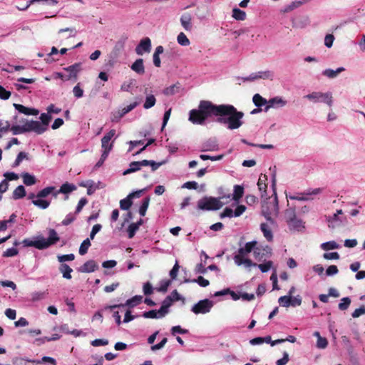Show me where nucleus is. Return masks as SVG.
Returning <instances> with one entry per match:
<instances>
[{
	"mask_svg": "<svg viewBox=\"0 0 365 365\" xmlns=\"http://www.w3.org/2000/svg\"><path fill=\"white\" fill-rule=\"evenodd\" d=\"M191 20V15L188 13L183 14L180 17L181 25L186 31H190L192 29Z\"/></svg>",
	"mask_w": 365,
	"mask_h": 365,
	"instance_id": "a878e982",
	"label": "nucleus"
},
{
	"mask_svg": "<svg viewBox=\"0 0 365 365\" xmlns=\"http://www.w3.org/2000/svg\"><path fill=\"white\" fill-rule=\"evenodd\" d=\"M287 225L290 230L299 231L304 227V222L297 217L288 221Z\"/></svg>",
	"mask_w": 365,
	"mask_h": 365,
	"instance_id": "393cba45",
	"label": "nucleus"
},
{
	"mask_svg": "<svg viewBox=\"0 0 365 365\" xmlns=\"http://www.w3.org/2000/svg\"><path fill=\"white\" fill-rule=\"evenodd\" d=\"M287 101L281 96H276L268 100V105L265 106L264 111L270 108H280L286 106Z\"/></svg>",
	"mask_w": 365,
	"mask_h": 365,
	"instance_id": "2eb2a0df",
	"label": "nucleus"
},
{
	"mask_svg": "<svg viewBox=\"0 0 365 365\" xmlns=\"http://www.w3.org/2000/svg\"><path fill=\"white\" fill-rule=\"evenodd\" d=\"M262 214L267 221H270L271 224L274 223V218L279 214L278 200L275 191H274V197H269L262 204Z\"/></svg>",
	"mask_w": 365,
	"mask_h": 365,
	"instance_id": "39448f33",
	"label": "nucleus"
},
{
	"mask_svg": "<svg viewBox=\"0 0 365 365\" xmlns=\"http://www.w3.org/2000/svg\"><path fill=\"white\" fill-rule=\"evenodd\" d=\"M363 314H365V307L364 306H361V307L356 309L351 314V316L353 318H357Z\"/></svg>",
	"mask_w": 365,
	"mask_h": 365,
	"instance_id": "774afa93",
	"label": "nucleus"
},
{
	"mask_svg": "<svg viewBox=\"0 0 365 365\" xmlns=\"http://www.w3.org/2000/svg\"><path fill=\"white\" fill-rule=\"evenodd\" d=\"M267 180V176L266 175L261 174L258 182H257V186L259 190L262 192V197H264V195L266 194L267 191V184L266 182Z\"/></svg>",
	"mask_w": 365,
	"mask_h": 365,
	"instance_id": "c756f323",
	"label": "nucleus"
},
{
	"mask_svg": "<svg viewBox=\"0 0 365 365\" xmlns=\"http://www.w3.org/2000/svg\"><path fill=\"white\" fill-rule=\"evenodd\" d=\"M91 240L87 238L83 241L80 247H79V254L81 255H84L87 253L88 248L91 246Z\"/></svg>",
	"mask_w": 365,
	"mask_h": 365,
	"instance_id": "c03bdc74",
	"label": "nucleus"
},
{
	"mask_svg": "<svg viewBox=\"0 0 365 365\" xmlns=\"http://www.w3.org/2000/svg\"><path fill=\"white\" fill-rule=\"evenodd\" d=\"M252 101L255 106L258 108L268 105V101L258 93L254 95Z\"/></svg>",
	"mask_w": 365,
	"mask_h": 365,
	"instance_id": "72a5a7b5",
	"label": "nucleus"
},
{
	"mask_svg": "<svg viewBox=\"0 0 365 365\" xmlns=\"http://www.w3.org/2000/svg\"><path fill=\"white\" fill-rule=\"evenodd\" d=\"M11 96V92L6 91L3 86H0V98L7 100Z\"/></svg>",
	"mask_w": 365,
	"mask_h": 365,
	"instance_id": "338daca9",
	"label": "nucleus"
},
{
	"mask_svg": "<svg viewBox=\"0 0 365 365\" xmlns=\"http://www.w3.org/2000/svg\"><path fill=\"white\" fill-rule=\"evenodd\" d=\"M339 272V269L336 265H330L326 270L327 276H334Z\"/></svg>",
	"mask_w": 365,
	"mask_h": 365,
	"instance_id": "69168bd1",
	"label": "nucleus"
},
{
	"mask_svg": "<svg viewBox=\"0 0 365 365\" xmlns=\"http://www.w3.org/2000/svg\"><path fill=\"white\" fill-rule=\"evenodd\" d=\"M139 229V224L132 223L128 227V235L130 239L133 238L136 232V231Z\"/></svg>",
	"mask_w": 365,
	"mask_h": 365,
	"instance_id": "6e6d98bb",
	"label": "nucleus"
},
{
	"mask_svg": "<svg viewBox=\"0 0 365 365\" xmlns=\"http://www.w3.org/2000/svg\"><path fill=\"white\" fill-rule=\"evenodd\" d=\"M320 248L324 251H329L332 250H337L340 248V245L336 241L331 240L323 242L320 245Z\"/></svg>",
	"mask_w": 365,
	"mask_h": 365,
	"instance_id": "7c9ffc66",
	"label": "nucleus"
},
{
	"mask_svg": "<svg viewBox=\"0 0 365 365\" xmlns=\"http://www.w3.org/2000/svg\"><path fill=\"white\" fill-rule=\"evenodd\" d=\"M323 258L327 260L339 259L340 258L339 254L336 252H326L323 255Z\"/></svg>",
	"mask_w": 365,
	"mask_h": 365,
	"instance_id": "bf43d9fd",
	"label": "nucleus"
},
{
	"mask_svg": "<svg viewBox=\"0 0 365 365\" xmlns=\"http://www.w3.org/2000/svg\"><path fill=\"white\" fill-rule=\"evenodd\" d=\"M216 107L217 105L210 101H201L197 110H190L188 120L193 124L203 125L207 118L215 116V112H212V110Z\"/></svg>",
	"mask_w": 365,
	"mask_h": 365,
	"instance_id": "f03ea898",
	"label": "nucleus"
},
{
	"mask_svg": "<svg viewBox=\"0 0 365 365\" xmlns=\"http://www.w3.org/2000/svg\"><path fill=\"white\" fill-rule=\"evenodd\" d=\"M48 129L44 127L40 121L26 120L24 121V132H34L37 135H41Z\"/></svg>",
	"mask_w": 365,
	"mask_h": 365,
	"instance_id": "9d476101",
	"label": "nucleus"
},
{
	"mask_svg": "<svg viewBox=\"0 0 365 365\" xmlns=\"http://www.w3.org/2000/svg\"><path fill=\"white\" fill-rule=\"evenodd\" d=\"M279 304L284 307H289L292 304V297L291 296H282L280 297L278 299Z\"/></svg>",
	"mask_w": 365,
	"mask_h": 365,
	"instance_id": "3c124183",
	"label": "nucleus"
},
{
	"mask_svg": "<svg viewBox=\"0 0 365 365\" xmlns=\"http://www.w3.org/2000/svg\"><path fill=\"white\" fill-rule=\"evenodd\" d=\"M258 79H270L273 78V73L270 71H260L257 72Z\"/></svg>",
	"mask_w": 365,
	"mask_h": 365,
	"instance_id": "09e8293b",
	"label": "nucleus"
},
{
	"mask_svg": "<svg viewBox=\"0 0 365 365\" xmlns=\"http://www.w3.org/2000/svg\"><path fill=\"white\" fill-rule=\"evenodd\" d=\"M155 102L156 99L153 95H148L145 98V101L143 104V108L145 109H149L155 106Z\"/></svg>",
	"mask_w": 365,
	"mask_h": 365,
	"instance_id": "58836bf2",
	"label": "nucleus"
},
{
	"mask_svg": "<svg viewBox=\"0 0 365 365\" xmlns=\"http://www.w3.org/2000/svg\"><path fill=\"white\" fill-rule=\"evenodd\" d=\"M63 70L68 73V74H66V78H65V81L70 80L76 81L78 73L81 70V63H74L70 66L63 68Z\"/></svg>",
	"mask_w": 365,
	"mask_h": 365,
	"instance_id": "ddd939ff",
	"label": "nucleus"
},
{
	"mask_svg": "<svg viewBox=\"0 0 365 365\" xmlns=\"http://www.w3.org/2000/svg\"><path fill=\"white\" fill-rule=\"evenodd\" d=\"M58 261L61 264H65L64 262L66 261H73L75 259V255L73 254H68V255H57Z\"/></svg>",
	"mask_w": 365,
	"mask_h": 365,
	"instance_id": "603ef678",
	"label": "nucleus"
},
{
	"mask_svg": "<svg viewBox=\"0 0 365 365\" xmlns=\"http://www.w3.org/2000/svg\"><path fill=\"white\" fill-rule=\"evenodd\" d=\"M138 104L139 102L135 101L119 110V111L121 113V115H125V114L133 110L136 106H138Z\"/></svg>",
	"mask_w": 365,
	"mask_h": 365,
	"instance_id": "864d4df0",
	"label": "nucleus"
},
{
	"mask_svg": "<svg viewBox=\"0 0 365 365\" xmlns=\"http://www.w3.org/2000/svg\"><path fill=\"white\" fill-rule=\"evenodd\" d=\"M115 135V130L112 129L106 133L101 139V147L103 150L110 151L113 148V142L110 143L111 138Z\"/></svg>",
	"mask_w": 365,
	"mask_h": 365,
	"instance_id": "a211bd4d",
	"label": "nucleus"
},
{
	"mask_svg": "<svg viewBox=\"0 0 365 365\" xmlns=\"http://www.w3.org/2000/svg\"><path fill=\"white\" fill-rule=\"evenodd\" d=\"M185 282H196L197 283L200 287H206L210 284V282L207 279H205L202 276H200L196 279L189 280L186 279L185 281Z\"/></svg>",
	"mask_w": 365,
	"mask_h": 365,
	"instance_id": "49530a36",
	"label": "nucleus"
},
{
	"mask_svg": "<svg viewBox=\"0 0 365 365\" xmlns=\"http://www.w3.org/2000/svg\"><path fill=\"white\" fill-rule=\"evenodd\" d=\"M131 69L138 74H143L145 73V67L143 65V60L142 58L137 59L131 66Z\"/></svg>",
	"mask_w": 365,
	"mask_h": 365,
	"instance_id": "c85d7f7f",
	"label": "nucleus"
},
{
	"mask_svg": "<svg viewBox=\"0 0 365 365\" xmlns=\"http://www.w3.org/2000/svg\"><path fill=\"white\" fill-rule=\"evenodd\" d=\"M235 217L234 215V211L232 210V209L230 208V207H226L223 212L220 214V217L221 218H224V217Z\"/></svg>",
	"mask_w": 365,
	"mask_h": 365,
	"instance_id": "e2e57ef3",
	"label": "nucleus"
},
{
	"mask_svg": "<svg viewBox=\"0 0 365 365\" xmlns=\"http://www.w3.org/2000/svg\"><path fill=\"white\" fill-rule=\"evenodd\" d=\"M140 191L135 192L129 194L125 198L120 201V207L121 210H128L132 205V199L134 197H139Z\"/></svg>",
	"mask_w": 365,
	"mask_h": 365,
	"instance_id": "412c9836",
	"label": "nucleus"
},
{
	"mask_svg": "<svg viewBox=\"0 0 365 365\" xmlns=\"http://www.w3.org/2000/svg\"><path fill=\"white\" fill-rule=\"evenodd\" d=\"M224 204L220 198L205 197L198 200L197 207L203 210H216L220 209Z\"/></svg>",
	"mask_w": 365,
	"mask_h": 365,
	"instance_id": "6e6552de",
	"label": "nucleus"
},
{
	"mask_svg": "<svg viewBox=\"0 0 365 365\" xmlns=\"http://www.w3.org/2000/svg\"><path fill=\"white\" fill-rule=\"evenodd\" d=\"M304 98L312 103H323L329 107H331L334 103L333 95L330 91L324 93L321 91H313L305 95Z\"/></svg>",
	"mask_w": 365,
	"mask_h": 365,
	"instance_id": "423d86ee",
	"label": "nucleus"
},
{
	"mask_svg": "<svg viewBox=\"0 0 365 365\" xmlns=\"http://www.w3.org/2000/svg\"><path fill=\"white\" fill-rule=\"evenodd\" d=\"M149 203H150V198L148 197H146L143 200L141 205L140 206V208H139V214L140 215V216L145 215L146 211L149 206Z\"/></svg>",
	"mask_w": 365,
	"mask_h": 365,
	"instance_id": "79ce46f5",
	"label": "nucleus"
},
{
	"mask_svg": "<svg viewBox=\"0 0 365 365\" xmlns=\"http://www.w3.org/2000/svg\"><path fill=\"white\" fill-rule=\"evenodd\" d=\"M179 268H180V266L178 264V262H176L175 265L173 266V269L170 271V274H169L170 278L173 280L176 279V277L178 276V271H179Z\"/></svg>",
	"mask_w": 365,
	"mask_h": 365,
	"instance_id": "680f3d73",
	"label": "nucleus"
},
{
	"mask_svg": "<svg viewBox=\"0 0 365 365\" xmlns=\"http://www.w3.org/2000/svg\"><path fill=\"white\" fill-rule=\"evenodd\" d=\"M304 1H305V0H297V1H292L290 4L287 5L284 8V11L289 12V11L299 7L301 5H302L304 4Z\"/></svg>",
	"mask_w": 365,
	"mask_h": 365,
	"instance_id": "37998d69",
	"label": "nucleus"
},
{
	"mask_svg": "<svg viewBox=\"0 0 365 365\" xmlns=\"http://www.w3.org/2000/svg\"><path fill=\"white\" fill-rule=\"evenodd\" d=\"M219 150V145L215 138H210L202 145V152L217 151Z\"/></svg>",
	"mask_w": 365,
	"mask_h": 365,
	"instance_id": "aec40b11",
	"label": "nucleus"
},
{
	"mask_svg": "<svg viewBox=\"0 0 365 365\" xmlns=\"http://www.w3.org/2000/svg\"><path fill=\"white\" fill-rule=\"evenodd\" d=\"M143 317L144 318H149V319H160L164 317L165 316L163 314V313L160 311V309L158 310H150L148 312H145L143 314Z\"/></svg>",
	"mask_w": 365,
	"mask_h": 365,
	"instance_id": "473e14b6",
	"label": "nucleus"
},
{
	"mask_svg": "<svg viewBox=\"0 0 365 365\" xmlns=\"http://www.w3.org/2000/svg\"><path fill=\"white\" fill-rule=\"evenodd\" d=\"M287 208L284 212V218L286 222H287L290 220L297 217L296 215V210L295 206H291L289 203L287 205Z\"/></svg>",
	"mask_w": 365,
	"mask_h": 365,
	"instance_id": "f704fd0d",
	"label": "nucleus"
},
{
	"mask_svg": "<svg viewBox=\"0 0 365 365\" xmlns=\"http://www.w3.org/2000/svg\"><path fill=\"white\" fill-rule=\"evenodd\" d=\"M28 198L32 200V203L41 209H46L50 205V201L40 197L37 195L30 194Z\"/></svg>",
	"mask_w": 365,
	"mask_h": 365,
	"instance_id": "6ab92c4d",
	"label": "nucleus"
},
{
	"mask_svg": "<svg viewBox=\"0 0 365 365\" xmlns=\"http://www.w3.org/2000/svg\"><path fill=\"white\" fill-rule=\"evenodd\" d=\"M63 32H67L68 34V38L69 37H73L76 35V30L75 28H65V29H61L58 31V34H61Z\"/></svg>",
	"mask_w": 365,
	"mask_h": 365,
	"instance_id": "052dcab7",
	"label": "nucleus"
},
{
	"mask_svg": "<svg viewBox=\"0 0 365 365\" xmlns=\"http://www.w3.org/2000/svg\"><path fill=\"white\" fill-rule=\"evenodd\" d=\"M52 118V115L47 113H41L40 115L41 123L44 125V127L48 129V125Z\"/></svg>",
	"mask_w": 365,
	"mask_h": 365,
	"instance_id": "a18cd8bd",
	"label": "nucleus"
},
{
	"mask_svg": "<svg viewBox=\"0 0 365 365\" xmlns=\"http://www.w3.org/2000/svg\"><path fill=\"white\" fill-rule=\"evenodd\" d=\"M326 220L329 227L334 228L341 225L346 220V217L343 215L342 210H337L332 215L327 216Z\"/></svg>",
	"mask_w": 365,
	"mask_h": 365,
	"instance_id": "f8f14e48",
	"label": "nucleus"
},
{
	"mask_svg": "<svg viewBox=\"0 0 365 365\" xmlns=\"http://www.w3.org/2000/svg\"><path fill=\"white\" fill-rule=\"evenodd\" d=\"M215 116H218L217 122L225 125L227 129L235 130L240 128L242 124L244 113L238 111L232 105L221 104L214 108Z\"/></svg>",
	"mask_w": 365,
	"mask_h": 365,
	"instance_id": "f257e3e1",
	"label": "nucleus"
},
{
	"mask_svg": "<svg viewBox=\"0 0 365 365\" xmlns=\"http://www.w3.org/2000/svg\"><path fill=\"white\" fill-rule=\"evenodd\" d=\"M164 162L156 163L154 160H143L141 161H133L129 165V168L123 171V175H126L130 173L138 171L142 167L150 166L152 171H155L160 166L163 165Z\"/></svg>",
	"mask_w": 365,
	"mask_h": 365,
	"instance_id": "0eeeda50",
	"label": "nucleus"
},
{
	"mask_svg": "<svg viewBox=\"0 0 365 365\" xmlns=\"http://www.w3.org/2000/svg\"><path fill=\"white\" fill-rule=\"evenodd\" d=\"M244 193V188L242 186L236 185L234 186V193L232 195V199L238 202L239 200L242 197Z\"/></svg>",
	"mask_w": 365,
	"mask_h": 365,
	"instance_id": "e433bc0d",
	"label": "nucleus"
},
{
	"mask_svg": "<svg viewBox=\"0 0 365 365\" xmlns=\"http://www.w3.org/2000/svg\"><path fill=\"white\" fill-rule=\"evenodd\" d=\"M178 91L179 86L175 84L165 88L163 91V93L166 96H172L177 93Z\"/></svg>",
	"mask_w": 365,
	"mask_h": 365,
	"instance_id": "5fc2aeb1",
	"label": "nucleus"
},
{
	"mask_svg": "<svg viewBox=\"0 0 365 365\" xmlns=\"http://www.w3.org/2000/svg\"><path fill=\"white\" fill-rule=\"evenodd\" d=\"M296 338L294 336L289 335L284 339H272L270 336L264 337H256L250 341V342H295Z\"/></svg>",
	"mask_w": 365,
	"mask_h": 365,
	"instance_id": "4468645a",
	"label": "nucleus"
},
{
	"mask_svg": "<svg viewBox=\"0 0 365 365\" xmlns=\"http://www.w3.org/2000/svg\"><path fill=\"white\" fill-rule=\"evenodd\" d=\"M36 182V177L28 173H24V185L31 186Z\"/></svg>",
	"mask_w": 365,
	"mask_h": 365,
	"instance_id": "de8ad7c7",
	"label": "nucleus"
},
{
	"mask_svg": "<svg viewBox=\"0 0 365 365\" xmlns=\"http://www.w3.org/2000/svg\"><path fill=\"white\" fill-rule=\"evenodd\" d=\"M178 43L182 46H187L190 44V41L183 32H180L177 37Z\"/></svg>",
	"mask_w": 365,
	"mask_h": 365,
	"instance_id": "ea45409f",
	"label": "nucleus"
},
{
	"mask_svg": "<svg viewBox=\"0 0 365 365\" xmlns=\"http://www.w3.org/2000/svg\"><path fill=\"white\" fill-rule=\"evenodd\" d=\"M75 219L76 217L74 214L69 213L66 216L65 219L62 221V225L65 226L68 225L71 222H73L75 220Z\"/></svg>",
	"mask_w": 365,
	"mask_h": 365,
	"instance_id": "0e129e2a",
	"label": "nucleus"
},
{
	"mask_svg": "<svg viewBox=\"0 0 365 365\" xmlns=\"http://www.w3.org/2000/svg\"><path fill=\"white\" fill-rule=\"evenodd\" d=\"M344 71L345 68L344 67H339L336 70L327 68L323 71L322 74L329 78H335L340 73Z\"/></svg>",
	"mask_w": 365,
	"mask_h": 365,
	"instance_id": "bb28decb",
	"label": "nucleus"
},
{
	"mask_svg": "<svg viewBox=\"0 0 365 365\" xmlns=\"http://www.w3.org/2000/svg\"><path fill=\"white\" fill-rule=\"evenodd\" d=\"M76 189V187L73 184H69L68 182L63 184L61 186V188L56 191L54 193V197H56L59 193L67 194L69 193Z\"/></svg>",
	"mask_w": 365,
	"mask_h": 365,
	"instance_id": "cd10ccee",
	"label": "nucleus"
},
{
	"mask_svg": "<svg viewBox=\"0 0 365 365\" xmlns=\"http://www.w3.org/2000/svg\"><path fill=\"white\" fill-rule=\"evenodd\" d=\"M55 187L52 186L46 187L44 189L39 191L37 194V195L40 197L45 198L48 195L53 194L54 195L55 193Z\"/></svg>",
	"mask_w": 365,
	"mask_h": 365,
	"instance_id": "4c0bfd02",
	"label": "nucleus"
},
{
	"mask_svg": "<svg viewBox=\"0 0 365 365\" xmlns=\"http://www.w3.org/2000/svg\"><path fill=\"white\" fill-rule=\"evenodd\" d=\"M213 307V302L207 299L200 300L195 304H194L191 309V311L195 314H207L210 312Z\"/></svg>",
	"mask_w": 365,
	"mask_h": 365,
	"instance_id": "9b49d317",
	"label": "nucleus"
},
{
	"mask_svg": "<svg viewBox=\"0 0 365 365\" xmlns=\"http://www.w3.org/2000/svg\"><path fill=\"white\" fill-rule=\"evenodd\" d=\"M150 50L151 41L148 37L141 39L139 44L135 48V52L139 56H142L145 53H149Z\"/></svg>",
	"mask_w": 365,
	"mask_h": 365,
	"instance_id": "f3484780",
	"label": "nucleus"
},
{
	"mask_svg": "<svg viewBox=\"0 0 365 365\" xmlns=\"http://www.w3.org/2000/svg\"><path fill=\"white\" fill-rule=\"evenodd\" d=\"M59 271L62 274L63 277L67 279H71V272L73 269L66 264H61Z\"/></svg>",
	"mask_w": 365,
	"mask_h": 365,
	"instance_id": "2f4dec72",
	"label": "nucleus"
},
{
	"mask_svg": "<svg viewBox=\"0 0 365 365\" xmlns=\"http://www.w3.org/2000/svg\"><path fill=\"white\" fill-rule=\"evenodd\" d=\"M324 189L322 187L317 188H309L306 190L304 192L297 195H286L287 198L298 200V201H309L313 200L314 197H308V195H319L323 192Z\"/></svg>",
	"mask_w": 365,
	"mask_h": 365,
	"instance_id": "1a4fd4ad",
	"label": "nucleus"
},
{
	"mask_svg": "<svg viewBox=\"0 0 365 365\" xmlns=\"http://www.w3.org/2000/svg\"><path fill=\"white\" fill-rule=\"evenodd\" d=\"M350 304H351V299L349 297H343L341 299V302L339 304L338 307L340 310L344 311L349 308V307L350 306Z\"/></svg>",
	"mask_w": 365,
	"mask_h": 365,
	"instance_id": "8fccbe9b",
	"label": "nucleus"
},
{
	"mask_svg": "<svg viewBox=\"0 0 365 365\" xmlns=\"http://www.w3.org/2000/svg\"><path fill=\"white\" fill-rule=\"evenodd\" d=\"M272 265H273L272 262L268 261L264 264H257L256 267H257L261 270L262 272L264 273V272H268L272 268Z\"/></svg>",
	"mask_w": 365,
	"mask_h": 365,
	"instance_id": "4d7b16f0",
	"label": "nucleus"
},
{
	"mask_svg": "<svg viewBox=\"0 0 365 365\" xmlns=\"http://www.w3.org/2000/svg\"><path fill=\"white\" fill-rule=\"evenodd\" d=\"M59 241V237L53 229L48 231V238L38 237L34 240H24V247H34L38 250H43L56 244Z\"/></svg>",
	"mask_w": 365,
	"mask_h": 365,
	"instance_id": "7ed1b4c3",
	"label": "nucleus"
},
{
	"mask_svg": "<svg viewBox=\"0 0 365 365\" xmlns=\"http://www.w3.org/2000/svg\"><path fill=\"white\" fill-rule=\"evenodd\" d=\"M173 302L168 297L163 302L162 306L160 308V311L165 316L168 313V309L172 305Z\"/></svg>",
	"mask_w": 365,
	"mask_h": 365,
	"instance_id": "a19ab883",
	"label": "nucleus"
},
{
	"mask_svg": "<svg viewBox=\"0 0 365 365\" xmlns=\"http://www.w3.org/2000/svg\"><path fill=\"white\" fill-rule=\"evenodd\" d=\"M277 224L275 220L274 223L271 224L270 221L263 222L260 225V230L263 233L264 237L267 241H272L273 240L272 229L276 227Z\"/></svg>",
	"mask_w": 365,
	"mask_h": 365,
	"instance_id": "dca6fc26",
	"label": "nucleus"
},
{
	"mask_svg": "<svg viewBox=\"0 0 365 365\" xmlns=\"http://www.w3.org/2000/svg\"><path fill=\"white\" fill-rule=\"evenodd\" d=\"M253 252L255 257L257 260L261 261L264 256L271 253V248L269 246L255 247Z\"/></svg>",
	"mask_w": 365,
	"mask_h": 365,
	"instance_id": "5701e85b",
	"label": "nucleus"
},
{
	"mask_svg": "<svg viewBox=\"0 0 365 365\" xmlns=\"http://www.w3.org/2000/svg\"><path fill=\"white\" fill-rule=\"evenodd\" d=\"M232 16L237 21H244L246 19V13L238 8H234Z\"/></svg>",
	"mask_w": 365,
	"mask_h": 365,
	"instance_id": "c9c22d12",
	"label": "nucleus"
},
{
	"mask_svg": "<svg viewBox=\"0 0 365 365\" xmlns=\"http://www.w3.org/2000/svg\"><path fill=\"white\" fill-rule=\"evenodd\" d=\"M98 268V265L94 260H88L79 268V271L83 273H90L94 272Z\"/></svg>",
	"mask_w": 365,
	"mask_h": 365,
	"instance_id": "b1692460",
	"label": "nucleus"
},
{
	"mask_svg": "<svg viewBox=\"0 0 365 365\" xmlns=\"http://www.w3.org/2000/svg\"><path fill=\"white\" fill-rule=\"evenodd\" d=\"M143 300V297L140 295H135L130 299H128L125 304H121L119 305H113L110 306V309H113L115 307H124L125 306L129 307H134L138 305Z\"/></svg>",
	"mask_w": 365,
	"mask_h": 365,
	"instance_id": "4be33fe9",
	"label": "nucleus"
},
{
	"mask_svg": "<svg viewBox=\"0 0 365 365\" xmlns=\"http://www.w3.org/2000/svg\"><path fill=\"white\" fill-rule=\"evenodd\" d=\"M73 93L77 98H80L83 96V90L81 88L79 83L73 87Z\"/></svg>",
	"mask_w": 365,
	"mask_h": 365,
	"instance_id": "13d9d810",
	"label": "nucleus"
},
{
	"mask_svg": "<svg viewBox=\"0 0 365 365\" xmlns=\"http://www.w3.org/2000/svg\"><path fill=\"white\" fill-rule=\"evenodd\" d=\"M256 245V241H252L247 242L244 247L239 248L233 257L235 264L237 266L244 265L246 268L257 266L256 263L252 262V260L246 257L249 253L253 251Z\"/></svg>",
	"mask_w": 365,
	"mask_h": 365,
	"instance_id": "20e7f679",
	"label": "nucleus"
}]
</instances>
